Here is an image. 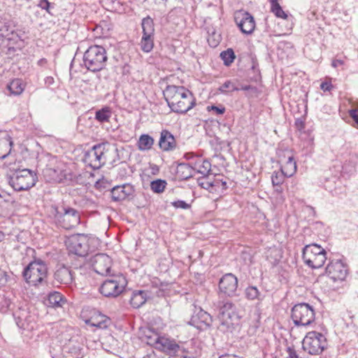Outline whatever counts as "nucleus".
<instances>
[{"instance_id": "1", "label": "nucleus", "mask_w": 358, "mask_h": 358, "mask_svg": "<svg viewBox=\"0 0 358 358\" xmlns=\"http://www.w3.org/2000/svg\"><path fill=\"white\" fill-rule=\"evenodd\" d=\"M163 94L169 107L174 113H186L195 105L193 94L182 86L168 85Z\"/></svg>"}, {"instance_id": "2", "label": "nucleus", "mask_w": 358, "mask_h": 358, "mask_svg": "<svg viewBox=\"0 0 358 358\" xmlns=\"http://www.w3.org/2000/svg\"><path fill=\"white\" fill-rule=\"evenodd\" d=\"M26 282L31 286H37L46 281L48 267L41 259H36L30 262L22 272Z\"/></svg>"}, {"instance_id": "3", "label": "nucleus", "mask_w": 358, "mask_h": 358, "mask_svg": "<svg viewBox=\"0 0 358 358\" xmlns=\"http://www.w3.org/2000/svg\"><path fill=\"white\" fill-rule=\"evenodd\" d=\"M107 59L106 51L100 45L90 46L83 56L85 67L93 72L103 69L106 64Z\"/></svg>"}, {"instance_id": "4", "label": "nucleus", "mask_w": 358, "mask_h": 358, "mask_svg": "<svg viewBox=\"0 0 358 358\" xmlns=\"http://www.w3.org/2000/svg\"><path fill=\"white\" fill-rule=\"evenodd\" d=\"M52 213L55 222L65 229H71L80 223V213L73 208L64 206L52 207Z\"/></svg>"}, {"instance_id": "5", "label": "nucleus", "mask_w": 358, "mask_h": 358, "mask_svg": "<svg viewBox=\"0 0 358 358\" xmlns=\"http://www.w3.org/2000/svg\"><path fill=\"white\" fill-rule=\"evenodd\" d=\"M36 181V173L27 169L17 170L8 177L9 185L18 192L29 189L35 185Z\"/></svg>"}, {"instance_id": "6", "label": "nucleus", "mask_w": 358, "mask_h": 358, "mask_svg": "<svg viewBox=\"0 0 358 358\" xmlns=\"http://www.w3.org/2000/svg\"><path fill=\"white\" fill-rule=\"evenodd\" d=\"M302 258L304 263L312 268H321L327 259V252L320 245L313 243L303 249Z\"/></svg>"}, {"instance_id": "7", "label": "nucleus", "mask_w": 358, "mask_h": 358, "mask_svg": "<svg viewBox=\"0 0 358 358\" xmlns=\"http://www.w3.org/2000/svg\"><path fill=\"white\" fill-rule=\"evenodd\" d=\"M291 317L295 326L307 327L315 322V312L308 303H301L292 307Z\"/></svg>"}, {"instance_id": "8", "label": "nucleus", "mask_w": 358, "mask_h": 358, "mask_svg": "<svg viewBox=\"0 0 358 358\" xmlns=\"http://www.w3.org/2000/svg\"><path fill=\"white\" fill-rule=\"evenodd\" d=\"M145 337L149 345L167 354H175L180 349L179 345L174 340L164 336H160L157 332L149 330Z\"/></svg>"}, {"instance_id": "9", "label": "nucleus", "mask_w": 358, "mask_h": 358, "mask_svg": "<svg viewBox=\"0 0 358 358\" xmlns=\"http://www.w3.org/2000/svg\"><path fill=\"white\" fill-rule=\"evenodd\" d=\"M303 349L310 355H317L321 354L327 346L325 336L315 331L308 332L302 342Z\"/></svg>"}, {"instance_id": "10", "label": "nucleus", "mask_w": 358, "mask_h": 358, "mask_svg": "<svg viewBox=\"0 0 358 358\" xmlns=\"http://www.w3.org/2000/svg\"><path fill=\"white\" fill-rule=\"evenodd\" d=\"M126 285L127 280L122 275H112L103 281L99 291L106 297H116L122 292Z\"/></svg>"}, {"instance_id": "11", "label": "nucleus", "mask_w": 358, "mask_h": 358, "mask_svg": "<svg viewBox=\"0 0 358 358\" xmlns=\"http://www.w3.org/2000/svg\"><path fill=\"white\" fill-rule=\"evenodd\" d=\"M108 145L107 143H101L94 145L85 153L84 162L94 169L101 168L106 162L105 153Z\"/></svg>"}, {"instance_id": "12", "label": "nucleus", "mask_w": 358, "mask_h": 358, "mask_svg": "<svg viewBox=\"0 0 358 358\" xmlns=\"http://www.w3.org/2000/svg\"><path fill=\"white\" fill-rule=\"evenodd\" d=\"M218 319L220 322V328L223 331L233 327L234 324L238 321L234 304L229 301L223 302L220 306Z\"/></svg>"}, {"instance_id": "13", "label": "nucleus", "mask_w": 358, "mask_h": 358, "mask_svg": "<svg viewBox=\"0 0 358 358\" xmlns=\"http://www.w3.org/2000/svg\"><path fill=\"white\" fill-rule=\"evenodd\" d=\"M141 27L143 35L139 45L144 52H150L153 49L155 38V24L152 18L149 15L143 18Z\"/></svg>"}, {"instance_id": "14", "label": "nucleus", "mask_w": 358, "mask_h": 358, "mask_svg": "<svg viewBox=\"0 0 358 358\" xmlns=\"http://www.w3.org/2000/svg\"><path fill=\"white\" fill-rule=\"evenodd\" d=\"M327 275L334 282L345 280L348 274V265L341 259H331L325 269Z\"/></svg>"}, {"instance_id": "15", "label": "nucleus", "mask_w": 358, "mask_h": 358, "mask_svg": "<svg viewBox=\"0 0 358 358\" xmlns=\"http://www.w3.org/2000/svg\"><path fill=\"white\" fill-rule=\"evenodd\" d=\"M69 252L80 257H85L88 254V239L83 234L73 236L66 242Z\"/></svg>"}, {"instance_id": "16", "label": "nucleus", "mask_w": 358, "mask_h": 358, "mask_svg": "<svg viewBox=\"0 0 358 358\" xmlns=\"http://www.w3.org/2000/svg\"><path fill=\"white\" fill-rule=\"evenodd\" d=\"M238 287V279L232 273L224 275L219 282V294L220 296H234Z\"/></svg>"}, {"instance_id": "17", "label": "nucleus", "mask_w": 358, "mask_h": 358, "mask_svg": "<svg viewBox=\"0 0 358 358\" xmlns=\"http://www.w3.org/2000/svg\"><path fill=\"white\" fill-rule=\"evenodd\" d=\"M92 265L94 271L101 275H108L110 272L112 259L106 254L98 253L92 260Z\"/></svg>"}, {"instance_id": "18", "label": "nucleus", "mask_w": 358, "mask_h": 358, "mask_svg": "<svg viewBox=\"0 0 358 358\" xmlns=\"http://www.w3.org/2000/svg\"><path fill=\"white\" fill-rule=\"evenodd\" d=\"M211 322L212 317L210 315L199 308H196L189 324L195 327L196 329H203L209 327Z\"/></svg>"}, {"instance_id": "19", "label": "nucleus", "mask_w": 358, "mask_h": 358, "mask_svg": "<svg viewBox=\"0 0 358 358\" xmlns=\"http://www.w3.org/2000/svg\"><path fill=\"white\" fill-rule=\"evenodd\" d=\"M235 21L243 34H250L255 28L254 17L248 12L238 14L235 17Z\"/></svg>"}, {"instance_id": "20", "label": "nucleus", "mask_w": 358, "mask_h": 358, "mask_svg": "<svg viewBox=\"0 0 358 358\" xmlns=\"http://www.w3.org/2000/svg\"><path fill=\"white\" fill-rule=\"evenodd\" d=\"M134 192V187L130 184L117 185L111 189V198L114 201H121L132 195Z\"/></svg>"}, {"instance_id": "21", "label": "nucleus", "mask_w": 358, "mask_h": 358, "mask_svg": "<svg viewBox=\"0 0 358 358\" xmlns=\"http://www.w3.org/2000/svg\"><path fill=\"white\" fill-rule=\"evenodd\" d=\"M55 280L61 285L70 286L73 282V276L71 270L62 266L57 268L54 273Z\"/></svg>"}, {"instance_id": "22", "label": "nucleus", "mask_w": 358, "mask_h": 358, "mask_svg": "<svg viewBox=\"0 0 358 358\" xmlns=\"http://www.w3.org/2000/svg\"><path fill=\"white\" fill-rule=\"evenodd\" d=\"M159 145L160 148L164 151L173 150L176 146L173 135L167 130H163L161 132Z\"/></svg>"}, {"instance_id": "23", "label": "nucleus", "mask_w": 358, "mask_h": 358, "mask_svg": "<svg viewBox=\"0 0 358 358\" xmlns=\"http://www.w3.org/2000/svg\"><path fill=\"white\" fill-rule=\"evenodd\" d=\"M12 143L10 136L5 131H0V159L10 153Z\"/></svg>"}, {"instance_id": "24", "label": "nucleus", "mask_w": 358, "mask_h": 358, "mask_svg": "<svg viewBox=\"0 0 358 358\" xmlns=\"http://www.w3.org/2000/svg\"><path fill=\"white\" fill-rule=\"evenodd\" d=\"M193 164L180 163L176 169V175L180 180H187L194 175Z\"/></svg>"}, {"instance_id": "25", "label": "nucleus", "mask_w": 358, "mask_h": 358, "mask_svg": "<svg viewBox=\"0 0 358 358\" xmlns=\"http://www.w3.org/2000/svg\"><path fill=\"white\" fill-rule=\"evenodd\" d=\"M147 298L148 294L146 292L143 290L134 291L132 292L130 303L134 308H138L145 303Z\"/></svg>"}, {"instance_id": "26", "label": "nucleus", "mask_w": 358, "mask_h": 358, "mask_svg": "<svg viewBox=\"0 0 358 358\" xmlns=\"http://www.w3.org/2000/svg\"><path fill=\"white\" fill-rule=\"evenodd\" d=\"M63 352L65 358H82L83 352L82 349L75 345H66L63 347Z\"/></svg>"}, {"instance_id": "27", "label": "nucleus", "mask_w": 358, "mask_h": 358, "mask_svg": "<svg viewBox=\"0 0 358 358\" xmlns=\"http://www.w3.org/2000/svg\"><path fill=\"white\" fill-rule=\"evenodd\" d=\"M296 163L293 156H288L287 161L281 167V171L286 176V177H292L296 171Z\"/></svg>"}, {"instance_id": "28", "label": "nucleus", "mask_w": 358, "mask_h": 358, "mask_svg": "<svg viewBox=\"0 0 358 358\" xmlns=\"http://www.w3.org/2000/svg\"><path fill=\"white\" fill-rule=\"evenodd\" d=\"M192 164L194 170L204 176H207L210 171L211 164L208 160L199 159Z\"/></svg>"}, {"instance_id": "29", "label": "nucleus", "mask_w": 358, "mask_h": 358, "mask_svg": "<svg viewBox=\"0 0 358 358\" xmlns=\"http://www.w3.org/2000/svg\"><path fill=\"white\" fill-rule=\"evenodd\" d=\"M218 92L223 94H229L234 91L239 90V85L236 80H226L218 89Z\"/></svg>"}, {"instance_id": "30", "label": "nucleus", "mask_w": 358, "mask_h": 358, "mask_svg": "<svg viewBox=\"0 0 358 358\" xmlns=\"http://www.w3.org/2000/svg\"><path fill=\"white\" fill-rule=\"evenodd\" d=\"M65 303L62 294L58 292L50 293L48 297V305L52 308L62 307Z\"/></svg>"}, {"instance_id": "31", "label": "nucleus", "mask_w": 358, "mask_h": 358, "mask_svg": "<svg viewBox=\"0 0 358 358\" xmlns=\"http://www.w3.org/2000/svg\"><path fill=\"white\" fill-rule=\"evenodd\" d=\"M109 319L103 315L99 314L96 317H91L87 320V323L92 327H96L99 329H105L108 327Z\"/></svg>"}, {"instance_id": "32", "label": "nucleus", "mask_w": 358, "mask_h": 358, "mask_svg": "<svg viewBox=\"0 0 358 358\" xmlns=\"http://www.w3.org/2000/svg\"><path fill=\"white\" fill-rule=\"evenodd\" d=\"M154 144V139L148 134H142L138 141V148L141 151L150 150Z\"/></svg>"}, {"instance_id": "33", "label": "nucleus", "mask_w": 358, "mask_h": 358, "mask_svg": "<svg viewBox=\"0 0 358 358\" xmlns=\"http://www.w3.org/2000/svg\"><path fill=\"white\" fill-rule=\"evenodd\" d=\"M112 115V111L109 107H104L95 113V119L101 123L108 122Z\"/></svg>"}, {"instance_id": "34", "label": "nucleus", "mask_w": 358, "mask_h": 358, "mask_svg": "<svg viewBox=\"0 0 358 358\" xmlns=\"http://www.w3.org/2000/svg\"><path fill=\"white\" fill-rule=\"evenodd\" d=\"M10 93L13 95H19L24 91V87L22 80L15 79L12 80L7 86Z\"/></svg>"}, {"instance_id": "35", "label": "nucleus", "mask_w": 358, "mask_h": 358, "mask_svg": "<svg viewBox=\"0 0 358 358\" xmlns=\"http://www.w3.org/2000/svg\"><path fill=\"white\" fill-rule=\"evenodd\" d=\"M245 295L248 300H262V294L257 287L249 286L245 290Z\"/></svg>"}, {"instance_id": "36", "label": "nucleus", "mask_w": 358, "mask_h": 358, "mask_svg": "<svg viewBox=\"0 0 358 358\" xmlns=\"http://www.w3.org/2000/svg\"><path fill=\"white\" fill-rule=\"evenodd\" d=\"M271 10L278 17L286 19L287 15L284 12L280 5L278 3V0H270Z\"/></svg>"}, {"instance_id": "37", "label": "nucleus", "mask_w": 358, "mask_h": 358, "mask_svg": "<svg viewBox=\"0 0 358 358\" xmlns=\"http://www.w3.org/2000/svg\"><path fill=\"white\" fill-rule=\"evenodd\" d=\"M220 57L223 60L224 65L229 66L235 59V54L232 49L229 48L220 53Z\"/></svg>"}, {"instance_id": "38", "label": "nucleus", "mask_w": 358, "mask_h": 358, "mask_svg": "<svg viewBox=\"0 0 358 358\" xmlns=\"http://www.w3.org/2000/svg\"><path fill=\"white\" fill-rule=\"evenodd\" d=\"M167 183L166 180L157 179L150 183V188L155 193H162L164 191Z\"/></svg>"}, {"instance_id": "39", "label": "nucleus", "mask_w": 358, "mask_h": 358, "mask_svg": "<svg viewBox=\"0 0 358 358\" xmlns=\"http://www.w3.org/2000/svg\"><path fill=\"white\" fill-rule=\"evenodd\" d=\"M286 176L280 170V172H273L271 176V181L273 186H280L284 182Z\"/></svg>"}, {"instance_id": "40", "label": "nucleus", "mask_w": 358, "mask_h": 358, "mask_svg": "<svg viewBox=\"0 0 358 358\" xmlns=\"http://www.w3.org/2000/svg\"><path fill=\"white\" fill-rule=\"evenodd\" d=\"M198 183L202 188L206 189H210L211 187H213V180L208 177H203L198 179Z\"/></svg>"}, {"instance_id": "41", "label": "nucleus", "mask_w": 358, "mask_h": 358, "mask_svg": "<svg viewBox=\"0 0 358 358\" xmlns=\"http://www.w3.org/2000/svg\"><path fill=\"white\" fill-rule=\"evenodd\" d=\"M50 352L52 358H65L63 348H62L59 345L52 347Z\"/></svg>"}, {"instance_id": "42", "label": "nucleus", "mask_w": 358, "mask_h": 358, "mask_svg": "<svg viewBox=\"0 0 358 358\" xmlns=\"http://www.w3.org/2000/svg\"><path fill=\"white\" fill-rule=\"evenodd\" d=\"M338 167L341 168V169L339 170V171L341 173H352V171H354L355 170V165L354 164H345L344 165H341V164H337L336 165Z\"/></svg>"}, {"instance_id": "43", "label": "nucleus", "mask_w": 358, "mask_h": 358, "mask_svg": "<svg viewBox=\"0 0 358 358\" xmlns=\"http://www.w3.org/2000/svg\"><path fill=\"white\" fill-rule=\"evenodd\" d=\"M213 187H222L223 189H226L227 182L226 181L223 180V178L221 176H218L217 178H215L213 180Z\"/></svg>"}, {"instance_id": "44", "label": "nucleus", "mask_w": 358, "mask_h": 358, "mask_svg": "<svg viewBox=\"0 0 358 358\" xmlns=\"http://www.w3.org/2000/svg\"><path fill=\"white\" fill-rule=\"evenodd\" d=\"M9 33V26L3 21H0V36H7Z\"/></svg>"}, {"instance_id": "45", "label": "nucleus", "mask_w": 358, "mask_h": 358, "mask_svg": "<svg viewBox=\"0 0 358 358\" xmlns=\"http://www.w3.org/2000/svg\"><path fill=\"white\" fill-rule=\"evenodd\" d=\"M349 115L354 121V127L358 128V108L349 110Z\"/></svg>"}, {"instance_id": "46", "label": "nucleus", "mask_w": 358, "mask_h": 358, "mask_svg": "<svg viewBox=\"0 0 358 358\" xmlns=\"http://www.w3.org/2000/svg\"><path fill=\"white\" fill-rule=\"evenodd\" d=\"M173 206L177 208L187 209L189 208V205L184 201H176L172 203Z\"/></svg>"}, {"instance_id": "47", "label": "nucleus", "mask_w": 358, "mask_h": 358, "mask_svg": "<svg viewBox=\"0 0 358 358\" xmlns=\"http://www.w3.org/2000/svg\"><path fill=\"white\" fill-rule=\"evenodd\" d=\"M38 6L42 9L47 10L49 13H50V3L48 0H41L38 3Z\"/></svg>"}, {"instance_id": "48", "label": "nucleus", "mask_w": 358, "mask_h": 358, "mask_svg": "<svg viewBox=\"0 0 358 358\" xmlns=\"http://www.w3.org/2000/svg\"><path fill=\"white\" fill-rule=\"evenodd\" d=\"M208 110L209 111L213 110L217 115H222L225 111V108L224 107L219 108L215 106H208Z\"/></svg>"}, {"instance_id": "49", "label": "nucleus", "mask_w": 358, "mask_h": 358, "mask_svg": "<svg viewBox=\"0 0 358 358\" xmlns=\"http://www.w3.org/2000/svg\"><path fill=\"white\" fill-rule=\"evenodd\" d=\"M0 299L3 300V304L2 305V307L1 308V312H6L9 308L10 305V300L7 299H4L3 297H0Z\"/></svg>"}, {"instance_id": "50", "label": "nucleus", "mask_w": 358, "mask_h": 358, "mask_svg": "<svg viewBox=\"0 0 358 358\" xmlns=\"http://www.w3.org/2000/svg\"><path fill=\"white\" fill-rule=\"evenodd\" d=\"M332 87V85L331 84V83L329 82H323L320 85V88L324 92L331 91Z\"/></svg>"}, {"instance_id": "51", "label": "nucleus", "mask_w": 358, "mask_h": 358, "mask_svg": "<svg viewBox=\"0 0 358 358\" xmlns=\"http://www.w3.org/2000/svg\"><path fill=\"white\" fill-rule=\"evenodd\" d=\"M8 275L4 271L0 270V285H3L7 282Z\"/></svg>"}, {"instance_id": "52", "label": "nucleus", "mask_w": 358, "mask_h": 358, "mask_svg": "<svg viewBox=\"0 0 358 358\" xmlns=\"http://www.w3.org/2000/svg\"><path fill=\"white\" fill-rule=\"evenodd\" d=\"M287 353H288V357L289 358H299L294 348H287Z\"/></svg>"}, {"instance_id": "53", "label": "nucleus", "mask_w": 358, "mask_h": 358, "mask_svg": "<svg viewBox=\"0 0 358 358\" xmlns=\"http://www.w3.org/2000/svg\"><path fill=\"white\" fill-rule=\"evenodd\" d=\"M44 82H45V85L47 86V87H50L51 85H52L55 83V79L52 76H47L45 79H44Z\"/></svg>"}, {"instance_id": "54", "label": "nucleus", "mask_w": 358, "mask_h": 358, "mask_svg": "<svg viewBox=\"0 0 358 358\" xmlns=\"http://www.w3.org/2000/svg\"><path fill=\"white\" fill-rule=\"evenodd\" d=\"M343 61L341 59H334L332 61L331 65L333 67L336 68L339 66H341L343 64Z\"/></svg>"}, {"instance_id": "55", "label": "nucleus", "mask_w": 358, "mask_h": 358, "mask_svg": "<svg viewBox=\"0 0 358 358\" xmlns=\"http://www.w3.org/2000/svg\"><path fill=\"white\" fill-rule=\"evenodd\" d=\"M252 89H254V87H252L250 85H239V90L247 91V90H252Z\"/></svg>"}, {"instance_id": "56", "label": "nucleus", "mask_w": 358, "mask_h": 358, "mask_svg": "<svg viewBox=\"0 0 358 358\" xmlns=\"http://www.w3.org/2000/svg\"><path fill=\"white\" fill-rule=\"evenodd\" d=\"M219 358H241L239 356H237L234 354H224L219 357Z\"/></svg>"}, {"instance_id": "57", "label": "nucleus", "mask_w": 358, "mask_h": 358, "mask_svg": "<svg viewBox=\"0 0 358 358\" xmlns=\"http://www.w3.org/2000/svg\"><path fill=\"white\" fill-rule=\"evenodd\" d=\"M143 358H157L156 354L153 350H151L150 352H148L146 355L143 357Z\"/></svg>"}, {"instance_id": "58", "label": "nucleus", "mask_w": 358, "mask_h": 358, "mask_svg": "<svg viewBox=\"0 0 358 358\" xmlns=\"http://www.w3.org/2000/svg\"><path fill=\"white\" fill-rule=\"evenodd\" d=\"M48 63V60L45 58H42L39 59L37 62L38 65L40 66H45Z\"/></svg>"}, {"instance_id": "59", "label": "nucleus", "mask_w": 358, "mask_h": 358, "mask_svg": "<svg viewBox=\"0 0 358 358\" xmlns=\"http://www.w3.org/2000/svg\"><path fill=\"white\" fill-rule=\"evenodd\" d=\"M184 157L186 159L189 160L194 157V154L193 152H187L185 154Z\"/></svg>"}, {"instance_id": "60", "label": "nucleus", "mask_w": 358, "mask_h": 358, "mask_svg": "<svg viewBox=\"0 0 358 358\" xmlns=\"http://www.w3.org/2000/svg\"><path fill=\"white\" fill-rule=\"evenodd\" d=\"M208 42H209V44L213 47H216L218 44V42L215 41V42L211 43L210 40H208Z\"/></svg>"}, {"instance_id": "61", "label": "nucleus", "mask_w": 358, "mask_h": 358, "mask_svg": "<svg viewBox=\"0 0 358 358\" xmlns=\"http://www.w3.org/2000/svg\"><path fill=\"white\" fill-rule=\"evenodd\" d=\"M170 358H174V357H170Z\"/></svg>"}, {"instance_id": "62", "label": "nucleus", "mask_w": 358, "mask_h": 358, "mask_svg": "<svg viewBox=\"0 0 358 358\" xmlns=\"http://www.w3.org/2000/svg\"><path fill=\"white\" fill-rule=\"evenodd\" d=\"M0 358H1V357H0Z\"/></svg>"}]
</instances>
